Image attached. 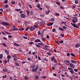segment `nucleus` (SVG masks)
Segmentation results:
<instances>
[{
  "label": "nucleus",
  "mask_w": 80,
  "mask_h": 80,
  "mask_svg": "<svg viewBox=\"0 0 80 80\" xmlns=\"http://www.w3.org/2000/svg\"><path fill=\"white\" fill-rule=\"evenodd\" d=\"M13 60L15 62H17V57H16V58H14Z\"/></svg>",
  "instance_id": "412c9836"
},
{
  "label": "nucleus",
  "mask_w": 80,
  "mask_h": 80,
  "mask_svg": "<svg viewBox=\"0 0 80 80\" xmlns=\"http://www.w3.org/2000/svg\"><path fill=\"white\" fill-rule=\"evenodd\" d=\"M55 14L56 15H57V16H59V15H60L59 13H58L57 12L55 13Z\"/></svg>",
  "instance_id": "a18cd8bd"
},
{
  "label": "nucleus",
  "mask_w": 80,
  "mask_h": 80,
  "mask_svg": "<svg viewBox=\"0 0 80 80\" xmlns=\"http://www.w3.org/2000/svg\"><path fill=\"white\" fill-rule=\"evenodd\" d=\"M43 60L46 62H48V59H47L46 58H43Z\"/></svg>",
  "instance_id": "4c0bfd02"
},
{
  "label": "nucleus",
  "mask_w": 80,
  "mask_h": 80,
  "mask_svg": "<svg viewBox=\"0 0 80 80\" xmlns=\"http://www.w3.org/2000/svg\"><path fill=\"white\" fill-rule=\"evenodd\" d=\"M29 44L30 45H33V44H34V43L32 42H29Z\"/></svg>",
  "instance_id": "37998d69"
},
{
  "label": "nucleus",
  "mask_w": 80,
  "mask_h": 80,
  "mask_svg": "<svg viewBox=\"0 0 80 80\" xmlns=\"http://www.w3.org/2000/svg\"><path fill=\"white\" fill-rule=\"evenodd\" d=\"M71 24L73 27L74 28H79V26L77 25V26L75 25V24L73 23H71Z\"/></svg>",
  "instance_id": "7ed1b4c3"
},
{
  "label": "nucleus",
  "mask_w": 80,
  "mask_h": 80,
  "mask_svg": "<svg viewBox=\"0 0 80 80\" xmlns=\"http://www.w3.org/2000/svg\"><path fill=\"white\" fill-rule=\"evenodd\" d=\"M47 54H48V55H51L52 54H51L50 53V52H47Z\"/></svg>",
  "instance_id": "338daca9"
},
{
  "label": "nucleus",
  "mask_w": 80,
  "mask_h": 80,
  "mask_svg": "<svg viewBox=\"0 0 80 80\" xmlns=\"http://www.w3.org/2000/svg\"><path fill=\"white\" fill-rule=\"evenodd\" d=\"M73 20H77V18H78L77 17H72Z\"/></svg>",
  "instance_id": "72a5a7b5"
},
{
  "label": "nucleus",
  "mask_w": 80,
  "mask_h": 80,
  "mask_svg": "<svg viewBox=\"0 0 80 80\" xmlns=\"http://www.w3.org/2000/svg\"><path fill=\"white\" fill-rule=\"evenodd\" d=\"M4 52L7 54V55H8L9 53V52L8 50H5Z\"/></svg>",
  "instance_id": "f3484780"
},
{
  "label": "nucleus",
  "mask_w": 80,
  "mask_h": 80,
  "mask_svg": "<svg viewBox=\"0 0 80 80\" xmlns=\"http://www.w3.org/2000/svg\"><path fill=\"white\" fill-rule=\"evenodd\" d=\"M38 67H39V65L37 64V65L36 66L35 68L32 69V72H36L37 71V70H38Z\"/></svg>",
  "instance_id": "f257e3e1"
},
{
  "label": "nucleus",
  "mask_w": 80,
  "mask_h": 80,
  "mask_svg": "<svg viewBox=\"0 0 80 80\" xmlns=\"http://www.w3.org/2000/svg\"><path fill=\"white\" fill-rule=\"evenodd\" d=\"M58 29L59 30H62V32L64 31V29H63V28L61 27L59 28Z\"/></svg>",
  "instance_id": "aec40b11"
},
{
  "label": "nucleus",
  "mask_w": 80,
  "mask_h": 80,
  "mask_svg": "<svg viewBox=\"0 0 80 80\" xmlns=\"http://www.w3.org/2000/svg\"><path fill=\"white\" fill-rule=\"evenodd\" d=\"M1 25H4L5 26H9V25H10V24L5 22H2L1 23Z\"/></svg>",
  "instance_id": "f03ea898"
},
{
  "label": "nucleus",
  "mask_w": 80,
  "mask_h": 80,
  "mask_svg": "<svg viewBox=\"0 0 80 80\" xmlns=\"http://www.w3.org/2000/svg\"><path fill=\"white\" fill-rule=\"evenodd\" d=\"M4 7L7 8H8V5L7 4L4 5Z\"/></svg>",
  "instance_id": "a19ab883"
},
{
  "label": "nucleus",
  "mask_w": 80,
  "mask_h": 80,
  "mask_svg": "<svg viewBox=\"0 0 80 80\" xmlns=\"http://www.w3.org/2000/svg\"><path fill=\"white\" fill-rule=\"evenodd\" d=\"M22 10L20 9H16L15 10V12H20V11H21Z\"/></svg>",
  "instance_id": "f8f14e48"
},
{
  "label": "nucleus",
  "mask_w": 80,
  "mask_h": 80,
  "mask_svg": "<svg viewBox=\"0 0 80 80\" xmlns=\"http://www.w3.org/2000/svg\"><path fill=\"white\" fill-rule=\"evenodd\" d=\"M69 66H70V67L71 68H75V65H74V64L72 63H70L69 64Z\"/></svg>",
  "instance_id": "20e7f679"
},
{
  "label": "nucleus",
  "mask_w": 80,
  "mask_h": 80,
  "mask_svg": "<svg viewBox=\"0 0 80 80\" xmlns=\"http://www.w3.org/2000/svg\"><path fill=\"white\" fill-rule=\"evenodd\" d=\"M70 72L71 74H73V72H74V71H73V70L72 69L71 71H70Z\"/></svg>",
  "instance_id": "7c9ffc66"
},
{
  "label": "nucleus",
  "mask_w": 80,
  "mask_h": 80,
  "mask_svg": "<svg viewBox=\"0 0 80 80\" xmlns=\"http://www.w3.org/2000/svg\"><path fill=\"white\" fill-rule=\"evenodd\" d=\"M25 80H28V78L27 77V76H24Z\"/></svg>",
  "instance_id": "cd10ccee"
},
{
  "label": "nucleus",
  "mask_w": 80,
  "mask_h": 80,
  "mask_svg": "<svg viewBox=\"0 0 80 80\" xmlns=\"http://www.w3.org/2000/svg\"><path fill=\"white\" fill-rule=\"evenodd\" d=\"M20 16L21 17H22V18H25L26 17V15H25L24 14H20Z\"/></svg>",
  "instance_id": "39448f33"
},
{
  "label": "nucleus",
  "mask_w": 80,
  "mask_h": 80,
  "mask_svg": "<svg viewBox=\"0 0 80 80\" xmlns=\"http://www.w3.org/2000/svg\"><path fill=\"white\" fill-rule=\"evenodd\" d=\"M15 64L17 66H18V67H19V64H18V63L17 62H15Z\"/></svg>",
  "instance_id": "e433bc0d"
},
{
  "label": "nucleus",
  "mask_w": 80,
  "mask_h": 80,
  "mask_svg": "<svg viewBox=\"0 0 80 80\" xmlns=\"http://www.w3.org/2000/svg\"><path fill=\"white\" fill-rule=\"evenodd\" d=\"M35 45L38 48H40V45L39 44L38 45V44H35Z\"/></svg>",
  "instance_id": "58836bf2"
},
{
  "label": "nucleus",
  "mask_w": 80,
  "mask_h": 80,
  "mask_svg": "<svg viewBox=\"0 0 80 80\" xmlns=\"http://www.w3.org/2000/svg\"><path fill=\"white\" fill-rule=\"evenodd\" d=\"M62 28L64 30H66L67 29V27L65 26L62 27Z\"/></svg>",
  "instance_id": "393cba45"
},
{
  "label": "nucleus",
  "mask_w": 80,
  "mask_h": 80,
  "mask_svg": "<svg viewBox=\"0 0 80 80\" xmlns=\"http://www.w3.org/2000/svg\"><path fill=\"white\" fill-rule=\"evenodd\" d=\"M35 43H38V42H41V41L39 39H37L35 40Z\"/></svg>",
  "instance_id": "1a4fd4ad"
},
{
  "label": "nucleus",
  "mask_w": 80,
  "mask_h": 80,
  "mask_svg": "<svg viewBox=\"0 0 80 80\" xmlns=\"http://www.w3.org/2000/svg\"><path fill=\"white\" fill-rule=\"evenodd\" d=\"M38 45H42V46H43L44 45V44H43V43H38Z\"/></svg>",
  "instance_id": "bb28decb"
},
{
  "label": "nucleus",
  "mask_w": 80,
  "mask_h": 80,
  "mask_svg": "<svg viewBox=\"0 0 80 80\" xmlns=\"http://www.w3.org/2000/svg\"><path fill=\"white\" fill-rule=\"evenodd\" d=\"M29 30H31V31H33V30H35V28L33 27H30L29 28Z\"/></svg>",
  "instance_id": "0eeeda50"
},
{
  "label": "nucleus",
  "mask_w": 80,
  "mask_h": 80,
  "mask_svg": "<svg viewBox=\"0 0 80 80\" xmlns=\"http://www.w3.org/2000/svg\"><path fill=\"white\" fill-rule=\"evenodd\" d=\"M27 12L28 15H30V11H28V10H27Z\"/></svg>",
  "instance_id": "6e6d98bb"
},
{
  "label": "nucleus",
  "mask_w": 80,
  "mask_h": 80,
  "mask_svg": "<svg viewBox=\"0 0 80 80\" xmlns=\"http://www.w3.org/2000/svg\"><path fill=\"white\" fill-rule=\"evenodd\" d=\"M42 48H43L44 50H48V48L46 47V46H44Z\"/></svg>",
  "instance_id": "dca6fc26"
},
{
  "label": "nucleus",
  "mask_w": 80,
  "mask_h": 80,
  "mask_svg": "<svg viewBox=\"0 0 80 80\" xmlns=\"http://www.w3.org/2000/svg\"><path fill=\"white\" fill-rule=\"evenodd\" d=\"M53 22H50L49 23L47 24V26H52L53 25Z\"/></svg>",
  "instance_id": "ddd939ff"
},
{
  "label": "nucleus",
  "mask_w": 80,
  "mask_h": 80,
  "mask_svg": "<svg viewBox=\"0 0 80 80\" xmlns=\"http://www.w3.org/2000/svg\"><path fill=\"white\" fill-rule=\"evenodd\" d=\"M72 22H73L74 23H77V21L75 20L72 19Z\"/></svg>",
  "instance_id": "a211bd4d"
},
{
  "label": "nucleus",
  "mask_w": 80,
  "mask_h": 80,
  "mask_svg": "<svg viewBox=\"0 0 80 80\" xmlns=\"http://www.w3.org/2000/svg\"><path fill=\"white\" fill-rule=\"evenodd\" d=\"M70 55H71V56H72V57H75V55L73 54V53L72 52L71 53Z\"/></svg>",
  "instance_id": "4be33fe9"
},
{
  "label": "nucleus",
  "mask_w": 80,
  "mask_h": 80,
  "mask_svg": "<svg viewBox=\"0 0 80 80\" xmlns=\"http://www.w3.org/2000/svg\"><path fill=\"white\" fill-rule=\"evenodd\" d=\"M28 61H32V59L30 58H28Z\"/></svg>",
  "instance_id": "09e8293b"
},
{
  "label": "nucleus",
  "mask_w": 80,
  "mask_h": 80,
  "mask_svg": "<svg viewBox=\"0 0 80 80\" xmlns=\"http://www.w3.org/2000/svg\"><path fill=\"white\" fill-rule=\"evenodd\" d=\"M19 30H20V31H22L23 30H24V28H23L22 29L20 28L18 29Z\"/></svg>",
  "instance_id": "864d4df0"
},
{
  "label": "nucleus",
  "mask_w": 80,
  "mask_h": 80,
  "mask_svg": "<svg viewBox=\"0 0 80 80\" xmlns=\"http://www.w3.org/2000/svg\"><path fill=\"white\" fill-rule=\"evenodd\" d=\"M40 25H45V22L43 21H41L40 23H39Z\"/></svg>",
  "instance_id": "423d86ee"
},
{
  "label": "nucleus",
  "mask_w": 80,
  "mask_h": 80,
  "mask_svg": "<svg viewBox=\"0 0 80 80\" xmlns=\"http://www.w3.org/2000/svg\"><path fill=\"white\" fill-rule=\"evenodd\" d=\"M74 72H78V70L77 69H74Z\"/></svg>",
  "instance_id": "4d7b16f0"
},
{
  "label": "nucleus",
  "mask_w": 80,
  "mask_h": 80,
  "mask_svg": "<svg viewBox=\"0 0 80 80\" xmlns=\"http://www.w3.org/2000/svg\"><path fill=\"white\" fill-rule=\"evenodd\" d=\"M67 65H70V62L68 60L64 62Z\"/></svg>",
  "instance_id": "6e6552de"
},
{
  "label": "nucleus",
  "mask_w": 80,
  "mask_h": 80,
  "mask_svg": "<svg viewBox=\"0 0 80 80\" xmlns=\"http://www.w3.org/2000/svg\"><path fill=\"white\" fill-rule=\"evenodd\" d=\"M52 32H56V29H53L52 30Z\"/></svg>",
  "instance_id": "603ef678"
},
{
  "label": "nucleus",
  "mask_w": 80,
  "mask_h": 80,
  "mask_svg": "<svg viewBox=\"0 0 80 80\" xmlns=\"http://www.w3.org/2000/svg\"><path fill=\"white\" fill-rule=\"evenodd\" d=\"M38 8H40V5L39 4H38V5L37 6Z\"/></svg>",
  "instance_id": "c03bdc74"
},
{
  "label": "nucleus",
  "mask_w": 80,
  "mask_h": 80,
  "mask_svg": "<svg viewBox=\"0 0 80 80\" xmlns=\"http://www.w3.org/2000/svg\"><path fill=\"white\" fill-rule=\"evenodd\" d=\"M3 72H7V69L6 68H4L3 69Z\"/></svg>",
  "instance_id": "c9c22d12"
},
{
  "label": "nucleus",
  "mask_w": 80,
  "mask_h": 80,
  "mask_svg": "<svg viewBox=\"0 0 80 80\" xmlns=\"http://www.w3.org/2000/svg\"><path fill=\"white\" fill-rule=\"evenodd\" d=\"M3 58V54H0V59H2Z\"/></svg>",
  "instance_id": "b1692460"
},
{
  "label": "nucleus",
  "mask_w": 80,
  "mask_h": 80,
  "mask_svg": "<svg viewBox=\"0 0 80 80\" xmlns=\"http://www.w3.org/2000/svg\"><path fill=\"white\" fill-rule=\"evenodd\" d=\"M31 68H35V65H32L31 66Z\"/></svg>",
  "instance_id": "ea45409f"
},
{
  "label": "nucleus",
  "mask_w": 80,
  "mask_h": 80,
  "mask_svg": "<svg viewBox=\"0 0 80 80\" xmlns=\"http://www.w3.org/2000/svg\"><path fill=\"white\" fill-rule=\"evenodd\" d=\"M2 45H3L5 47H7V45L5 43H2Z\"/></svg>",
  "instance_id": "3c124183"
},
{
  "label": "nucleus",
  "mask_w": 80,
  "mask_h": 80,
  "mask_svg": "<svg viewBox=\"0 0 80 80\" xmlns=\"http://www.w3.org/2000/svg\"><path fill=\"white\" fill-rule=\"evenodd\" d=\"M72 78L73 79H75V78H76L74 76H72Z\"/></svg>",
  "instance_id": "680f3d73"
},
{
  "label": "nucleus",
  "mask_w": 80,
  "mask_h": 80,
  "mask_svg": "<svg viewBox=\"0 0 80 80\" xmlns=\"http://www.w3.org/2000/svg\"><path fill=\"white\" fill-rule=\"evenodd\" d=\"M75 4H78V0H76L75 1Z\"/></svg>",
  "instance_id": "c85d7f7f"
},
{
  "label": "nucleus",
  "mask_w": 80,
  "mask_h": 80,
  "mask_svg": "<svg viewBox=\"0 0 80 80\" xmlns=\"http://www.w3.org/2000/svg\"><path fill=\"white\" fill-rule=\"evenodd\" d=\"M14 44L16 46H18V47H19V45L17 44V43H14Z\"/></svg>",
  "instance_id": "49530a36"
},
{
  "label": "nucleus",
  "mask_w": 80,
  "mask_h": 80,
  "mask_svg": "<svg viewBox=\"0 0 80 80\" xmlns=\"http://www.w3.org/2000/svg\"><path fill=\"white\" fill-rule=\"evenodd\" d=\"M45 7L46 8H47V9H49V6L48 5H46V4L45 5Z\"/></svg>",
  "instance_id": "f704fd0d"
},
{
  "label": "nucleus",
  "mask_w": 80,
  "mask_h": 80,
  "mask_svg": "<svg viewBox=\"0 0 80 80\" xmlns=\"http://www.w3.org/2000/svg\"><path fill=\"white\" fill-rule=\"evenodd\" d=\"M38 35H40L41 33H40V31H38Z\"/></svg>",
  "instance_id": "8fccbe9b"
},
{
  "label": "nucleus",
  "mask_w": 80,
  "mask_h": 80,
  "mask_svg": "<svg viewBox=\"0 0 80 80\" xmlns=\"http://www.w3.org/2000/svg\"><path fill=\"white\" fill-rule=\"evenodd\" d=\"M7 58L8 59H10L11 58V56L10 55H8L7 56Z\"/></svg>",
  "instance_id": "473e14b6"
},
{
  "label": "nucleus",
  "mask_w": 80,
  "mask_h": 80,
  "mask_svg": "<svg viewBox=\"0 0 80 80\" xmlns=\"http://www.w3.org/2000/svg\"><path fill=\"white\" fill-rule=\"evenodd\" d=\"M17 55V54L14 55L12 56V57L13 58H16V57H17L16 56Z\"/></svg>",
  "instance_id": "052dcab7"
},
{
  "label": "nucleus",
  "mask_w": 80,
  "mask_h": 80,
  "mask_svg": "<svg viewBox=\"0 0 80 80\" xmlns=\"http://www.w3.org/2000/svg\"><path fill=\"white\" fill-rule=\"evenodd\" d=\"M68 70H69L72 71V70H73V68H71L68 67Z\"/></svg>",
  "instance_id": "79ce46f5"
},
{
  "label": "nucleus",
  "mask_w": 80,
  "mask_h": 80,
  "mask_svg": "<svg viewBox=\"0 0 80 80\" xmlns=\"http://www.w3.org/2000/svg\"><path fill=\"white\" fill-rule=\"evenodd\" d=\"M75 47L76 48H78V47H80V44L79 43L77 44H76Z\"/></svg>",
  "instance_id": "9b49d317"
},
{
  "label": "nucleus",
  "mask_w": 80,
  "mask_h": 80,
  "mask_svg": "<svg viewBox=\"0 0 80 80\" xmlns=\"http://www.w3.org/2000/svg\"><path fill=\"white\" fill-rule=\"evenodd\" d=\"M34 27L36 28H38V27H39L37 25H34Z\"/></svg>",
  "instance_id": "de8ad7c7"
},
{
  "label": "nucleus",
  "mask_w": 80,
  "mask_h": 80,
  "mask_svg": "<svg viewBox=\"0 0 80 80\" xmlns=\"http://www.w3.org/2000/svg\"><path fill=\"white\" fill-rule=\"evenodd\" d=\"M50 12V11L48 10L45 12V13L46 15H48Z\"/></svg>",
  "instance_id": "2eb2a0df"
},
{
  "label": "nucleus",
  "mask_w": 80,
  "mask_h": 80,
  "mask_svg": "<svg viewBox=\"0 0 80 80\" xmlns=\"http://www.w3.org/2000/svg\"><path fill=\"white\" fill-rule=\"evenodd\" d=\"M11 3H12L13 5H15V1H12L11 2Z\"/></svg>",
  "instance_id": "6ab92c4d"
},
{
  "label": "nucleus",
  "mask_w": 80,
  "mask_h": 80,
  "mask_svg": "<svg viewBox=\"0 0 80 80\" xmlns=\"http://www.w3.org/2000/svg\"><path fill=\"white\" fill-rule=\"evenodd\" d=\"M34 57H36V59H37V58H38V57H37V55H36V54L34 55Z\"/></svg>",
  "instance_id": "0e129e2a"
},
{
  "label": "nucleus",
  "mask_w": 80,
  "mask_h": 80,
  "mask_svg": "<svg viewBox=\"0 0 80 80\" xmlns=\"http://www.w3.org/2000/svg\"><path fill=\"white\" fill-rule=\"evenodd\" d=\"M61 23L62 24H65V25L67 26V25H66V24H67V22H61Z\"/></svg>",
  "instance_id": "5701e85b"
},
{
  "label": "nucleus",
  "mask_w": 80,
  "mask_h": 80,
  "mask_svg": "<svg viewBox=\"0 0 80 80\" xmlns=\"http://www.w3.org/2000/svg\"><path fill=\"white\" fill-rule=\"evenodd\" d=\"M49 22H54L55 21V19L53 18H52L49 20Z\"/></svg>",
  "instance_id": "4468645a"
},
{
  "label": "nucleus",
  "mask_w": 80,
  "mask_h": 80,
  "mask_svg": "<svg viewBox=\"0 0 80 80\" xmlns=\"http://www.w3.org/2000/svg\"><path fill=\"white\" fill-rule=\"evenodd\" d=\"M59 43H63V41H60Z\"/></svg>",
  "instance_id": "13d9d810"
},
{
  "label": "nucleus",
  "mask_w": 80,
  "mask_h": 80,
  "mask_svg": "<svg viewBox=\"0 0 80 80\" xmlns=\"http://www.w3.org/2000/svg\"><path fill=\"white\" fill-rule=\"evenodd\" d=\"M60 8H61V9H64V8L62 6H60Z\"/></svg>",
  "instance_id": "774afa93"
},
{
  "label": "nucleus",
  "mask_w": 80,
  "mask_h": 80,
  "mask_svg": "<svg viewBox=\"0 0 80 80\" xmlns=\"http://www.w3.org/2000/svg\"><path fill=\"white\" fill-rule=\"evenodd\" d=\"M7 77V76L6 75H4L3 76H2V78H6Z\"/></svg>",
  "instance_id": "c756f323"
},
{
  "label": "nucleus",
  "mask_w": 80,
  "mask_h": 80,
  "mask_svg": "<svg viewBox=\"0 0 80 80\" xmlns=\"http://www.w3.org/2000/svg\"><path fill=\"white\" fill-rule=\"evenodd\" d=\"M70 53L68 52V53H67V56L68 57V56H70Z\"/></svg>",
  "instance_id": "e2e57ef3"
},
{
  "label": "nucleus",
  "mask_w": 80,
  "mask_h": 80,
  "mask_svg": "<svg viewBox=\"0 0 80 80\" xmlns=\"http://www.w3.org/2000/svg\"><path fill=\"white\" fill-rule=\"evenodd\" d=\"M61 76V77H65V75H64V74H61L60 75Z\"/></svg>",
  "instance_id": "69168bd1"
},
{
  "label": "nucleus",
  "mask_w": 80,
  "mask_h": 80,
  "mask_svg": "<svg viewBox=\"0 0 80 80\" xmlns=\"http://www.w3.org/2000/svg\"><path fill=\"white\" fill-rule=\"evenodd\" d=\"M3 39H4V40H7V38L5 37H3Z\"/></svg>",
  "instance_id": "bf43d9fd"
},
{
  "label": "nucleus",
  "mask_w": 80,
  "mask_h": 80,
  "mask_svg": "<svg viewBox=\"0 0 80 80\" xmlns=\"http://www.w3.org/2000/svg\"><path fill=\"white\" fill-rule=\"evenodd\" d=\"M55 60V56H53V58H51V60L52 61Z\"/></svg>",
  "instance_id": "a878e982"
},
{
  "label": "nucleus",
  "mask_w": 80,
  "mask_h": 80,
  "mask_svg": "<svg viewBox=\"0 0 80 80\" xmlns=\"http://www.w3.org/2000/svg\"><path fill=\"white\" fill-rule=\"evenodd\" d=\"M42 40L43 42H45V38H44L43 37H42Z\"/></svg>",
  "instance_id": "5fc2aeb1"
},
{
  "label": "nucleus",
  "mask_w": 80,
  "mask_h": 80,
  "mask_svg": "<svg viewBox=\"0 0 80 80\" xmlns=\"http://www.w3.org/2000/svg\"><path fill=\"white\" fill-rule=\"evenodd\" d=\"M71 62L72 63H74L75 64H76V63H77V62L76 61H74V60H72L71 61Z\"/></svg>",
  "instance_id": "9d476101"
},
{
  "label": "nucleus",
  "mask_w": 80,
  "mask_h": 80,
  "mask_svg": "<svg viewBox=\"0 0 80 80\" xmlns=\"http://www.w3.org/2000/svg\"><path fill=\"white\" fill-rule=\"evenodd\" d=\"M35 78L36 80H38V79L39 78V77H38V76H37L35 77Z\"/></svg>",
  "instance_id": "2f4dec72"
}]
</instances>
